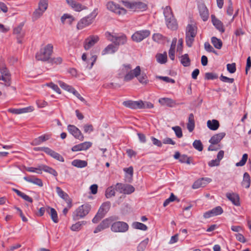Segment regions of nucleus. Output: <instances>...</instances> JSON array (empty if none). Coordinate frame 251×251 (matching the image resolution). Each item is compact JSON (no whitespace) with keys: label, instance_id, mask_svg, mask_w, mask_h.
Wrapping results in <instances>:
<instances>
[{"label":"nucleus","instance_id":"8fccbe9b","mask_svg":"<svg viewBox=\"0 0 251 251\" xmlns=\"http://www.w3.org/2000/svg\"><path fill=\"white\" fill-rule=\"evenodd\" d=\"M179 161L182 163H187V164H190L191 163V158L188 157L187 155L182 154L181 155Z\"/></svg>","mask_w":251,"mask_h":251},{"label":"nucleus","instance_id":"79ce46f5","mask_svg":"<svg viewBox=\"0 0 251 251\" xmlns=\"http://www.w3.org/2000/svg\"><path fill=\"white\" fill-rule=\"evenodd\" d=\"M163 14L165 20L174 16L172 9L169 6H167L164 8Z\"/></svg>","mask_w":251,"mask_h":251},{"label":"nucleus","instance_id":"423d86ee","mask_svg":"<svg viewBox=\"0 0 251 251\" xmlns=\"http://www.w3.org/2000/svg\"><path fill=\"white\" fill-rule=\"evenodd\" d=\"M98 15V9L95 8L89 15L82 18L77 23L76 27L78 29L83 28L91 25Z\"/></svg>","mask_w":251,"mask_h":251},{"label":"nucleus","instance_id":"72a5a7b5","mask_svg":"<svg viewBox=\"0 0 251 251\" xmlns=\"http://www.w3.org/2000/svg\"><path fill=\"white\" fill-rule=\"evenodd\" d=\"M180 61L184 67H188L190 65L191 60L187 53L184 54L180 57Z\"/></svg>","mask_w":251,"mask_h":251},{"label":"nucleus","instance_id":"49530a36","mask_svg":"<svg viewBox=\"0 0 251 251\" xmlns=\"http://www.w3.org/2000/svg\"><path fill=\"white\" fill-rule=\"evenodd\" d=\"M140 109H145V108H152L153 107V104L149 101H143L142 100H140Z\"/></svg>","mask_w":251,"mask_h":251},{"label":"nucleus","instance_id":"f257e3e1","mask_svg":"<svg viewBox=\"0 0 251 251\" xmlns=\"http://www.w3.org/2000/svg\"><path fill=\"white\" fill-rule=\"evenodd\" d=\"M119 217L116 216H110L103 220L96 227L94 233L100 232L110 226L111 230L113 232L124 233L129 228L128 224L124 222L118 221Z\"/></svg>","mask_w":251,"mask_h":251},{"label":"nucleus","instance_id":"338daca9","mask_svg":"<svg viewBox=\"0 0 251 251\" xmlns=\"http://www.w3.org/2000/svg\"><path fill=\"white\" fill-rule=\"evenodd\" d=\"M48 85L50 88H51L54 91H55L57 93L61 94V90L57 86V85L55 84L52 82H50Z\"/></svg>","mask_w":251,"mask_h":251},{"label":"nucleus","instance_id":"b1692460","mask_svg":"<svg viewBox=\"0 0 251 251\" xmlns=\"http://www.w3.org/2000/svg\"><path fill=\"white\" fill-rule=\"evenodd\" d=\"M226 197L234 205L236 206H239L240 205V198L238 194L227 193L226 194Z\"/></svg>","mask_w":251,"mask_h":251},{"label":"nucleus","instance_id":"680f3d73","mask_svg":"<svg viewBox=\"0 0 251 251\" xmlns=\"http://www.w3.org/2000/svg\"><path fill=\"white\" fill-rule=\"evenodd\" d=\"M205 78L208 80H213L218 78V75L213 73H206L205 75Z\"/></svg>","mask_w":251,"mask_h":251},{"label":"nucleus","instance_id":"7ed1b4c3","mask_svg":"<svg viewBox=\"0 0 251 251\" xmlns=\"http://www.w3.org/2000/svg\"><path fill=\"white\" fill-rule=\"evenodd\" d=\"M105 35L108 40L113 42L116 46L124 45L127 42V37L123 33H111L107 31Z\"/></svg>","mask_w":251,"mask_h":251},{"label":"nucleus","instance_id":"2eb2a0df","mask_svg":"<svg viewBox=\"0 0 251 251\" xmlns=\"http://www.w3.org/2000/svg\"><path fill=\"white\" fill-rule=\"evenodd\" d=\"M51 137V134L50 133H46L35 138L31 142V145L32 146H37L41 144L42 143L44 142L49 140Z\"/></svg>","mask_w":251,"mask_h":251},{"label":"nucleus","instance_id":"7c9ffc66","mask_svg":"<svg viewBox=\"0 0 251 251\" xmlns=\"http://www.w3.org/2000/svg\"><path fill=\"white\" fill-rule=\"evenodd\" d=\"M187 127L189 132H192L195 128L194 116L193 113L189 115L188 122L187 124Z\"/></svg>","mask_w":251,"mask_h":251},{"label":"nucleus","instance_id":"dca6fc26","mask_svg":"<svg viewBox=\"0 0 251 251\" xmlns=\"http://www.w3.org/2000/svg\"><path fill=\"white\" fill-rule=\"evenodd\" d=\"M223 210L222 208L220 206H218L213 208L211 210L205 212L203 216L205 218H209L211 217L221 215L222 213H223Z\"/></svg>","mask_w":251,"mask_h":251},{"label":"nucleus","instance_id":"a19ab883","mask_svg":"<svg viewBox=\"0 0 251 251\" xmlns=\"http://www.w3.org/2000/svg\"><path fill=\"white\" fill-rule=\"evenodd\" d=\"M115 195V189L114 186H111L108 187L105 193V196L106 198L109 199L111 197L114 196Z\"/></svg>","mask_w":251,"mask_h":251},{"label":"nucleus","instance_id":"3c124183","mask_svg":"<svg viewBox=\"0 0 251 251\" xmlns=\"http://www.w3.org/2000/svg\"><path fill=\"white\" fill-rule=\"evenodd\" d=\"M194 148L199 151H202L203 150V145L200 140H196L193 143Z\"/></svg>","mask_w":251,"mask_h":251},{"label":"nucleus","instance_id":"de8ad7c7","mask_svg":"<svg viewBox=\"0 0 251 251\" xmlns=\"http://www.w3.org/2000/svg\"><path fill=\"white\" fill-rule=\"evenodd\" d=\"M48 6V0H40L38 4V9L45 11Z\"/></svg>","mask_w":251,"mask_h":251},{"label":"nucleus","instance_id":"f3484780","mask_svg":"<svg viewBox=\"0 0 251 251\" xmlns=\"http://www.w3.org/2000/svg\"><path fill=\"white\" fill-rule=\"evenodd\" d=\"M92 143L90 142H85L73 146L72 148L73 151H86L92 146Z\"/></svg>","mask_w":251,"mask_h":251},{"label":"nucleus","instance_id":"9b49d317","mask_svg":"<svg viewBox=\"0 0 251 251\" xmlns=\"http://www.w3.org/2000/svg\"><path fill=\"white\" fill-rule=\"evenodd\" d=\"M106 6L109 10L118 15H124L126 13V10L125 8L120 7L119 5L115 3L113 1L108 2Z\"/></svg>","mask_w":251,"mask_h":251},{"label":"nucleus","instance_id":"a211bd4d","mask_svg":"<svg viewBox=\"0 0 251 251\" xmlns=\"http://www.w3.org/2000/svg\"><path fill=\"white\" fill-rule=\"evenodd\" d=\"M211 20L213 25L220 32L223 33L225 32V29L224 27L223 23L218 19L215 15H211Z\"/></svg>","mask_w":251,"mask_h":251},{"label":"nucleus","instance_id":"20e7f679","mask_svg":"<svg viewBox=\"0 0 251 251\" xmlns=\"http://www.w3.org/2000/svg\"><path fill=\"white\" fill-rule=\"evenodd\" d=\"M53 51V46L49 44L37 52L35 58L37 60L46 61L49 60Z\"/></svg>","mask_w":251,"mask_h":251},{"label":"nucleus","instance_id":"4be33fe9","mask_svg":"<svg viewBox=\"0 0 251 251\" xmlns=\"http://www.w3.org/2000/svg\"><path fill=\"white\" fill-rule=\"evenodd\" d=\"M166 24L167 27L171 30H175L177 28V23L176 20L175 19L174 16L170 18H168L165 20Z\"/></svg>","mask_w":251,"mask_h":251},{"label":"nucleus","instance_id":"9d476101","mask_svg":"<svg viewBox=\"0 0 251 251\" xmlns=\"http://www.w3.org/2000/svg\"><path fill=\"white\" fill-rule=\"evenodd\" d=\"M150 30L145 29L136 31L131 36L132 40L137 43L141 42L150 36Z\"/></svg>","mask_w":251,"mask_h":251},{"label":"nucleus","instance_id":"4d7b16f0","mask_svg":"<svg viewBox=\"0 0 251 251\" xmlns=\"http://www.w3.org/2000/svg\"><path fill=\"white\" fill-rule=\"evenodd\" d=\"M248 157V155L247 153L244 154L241 160L239 162L236 163V166L237 167L244 166L247 161Z\"/></svg>","mask_w":251,"mask_h":251},{"label":"nucleus","instance_id":"473e14b6","mask_svg":"<svg viewBox=\"0 0 251 251\" xmlns=\"http://www.w3.org/2000/svg\"><path fill=\"white\" fill-rule=\"evenodd\" d=\"M12 191L15 192L18 196L21 197L24 200L30 203H32L33 202V200L31 197H29L25 194L22 192L20 190L15 188H13Z\"/></svg>","mask_w":251,"mask_h":251},{"label":"nucleus","instance_id":"c9c22d12","mask_svg":"<svg viewBox=\"0 0 251 251\" xmlns=\"http://www.w3.org/2000/svg\"><path fill=\"white\" fill-rule=\"evenodd\" d=\"M157 61L160 64H164L167 61V54L166 51L163 53H157L156 55Z\"/></svg>","mask_w":251,"mask_h":251},{"label":"nucleus","instance_id":"a878e982","mask_svg":"<svg viewBox=\"0 0 251 251\" xmlns=\"http://www.w3.org/2000/svg\"><path fill=\"white\" fill-rule=\"evenodd\" d=\"M118 50V48L114 45L110 44L108 45L101 52L102 55L107 54H112L115 53Z\"/></svg>","mask_w":251,"mask_h":251},{"label":"nucleus","instance_id":"6ab92c4d","mask_svg":"<svg viewBox=\"0 0 251 251\" xmlns=\"http://www.w3.org/2000/svg\"><path fill=\"white\" fill-rule=\"evenodd\" d=\"M140 100L138 101H133L131 100H128L126 101H124L123 102V105L126 107L132 109H140Z\"/></svg>","mask_w":251,"mask_h":251},{"label":"nucleus","instance_id":"a18cd8bd","mask_svg":"<svg viewBox=\"0 0 251 251\" xmlns=\"http://www.w3.org/2000/svg\"><path fill=\"white\" fill-rule=\"evenodd\" d=\"M149 242V239L147 238L142 241L138 245L137 251H144Z\"/></svg>","mask_w":251,"mask_h":251},{"label":"nucleus","instance_id":"5fc2aeb1","mask_svg":"<svg viewBox=\"0 0 251 251\" xmlns=\"http://www.w3.org/2000/svg\"><path fill=\"white\" fill-rule=\"evenodd\" d=\"M153 41L157 42H160L165 40V37L160 33H154L152 36Z\"/></svg>","mask_w":251,"mask_h":251},{"label":"nucleus","instance_id":"c85d7f7f","mask_svg":"<svg viewBox=\"0 0 251 251\" xmlns=\"http://www.w3.org/2000/svg\"><path fill=\"white\" fill-rule=\"evenodd\" d=\"M197 34V27L192 25L189 24L186 29V35L195 37Z\"/></svg>","mask_w":251,"mask_h":251},{"label":"nucleus","instance_id":"864d4df0","mask_svg":"<svg viewBox=\"0 0 251 251\" xmlns=\"http://www.w3.org/2000/svg\"><path fill=\"white\" fill-rule=\"evenodd\" d=\"M24 26V24L21 23L18 26L15 27L13 29V33L17 35L18 37H21V31Z\"/></svg>","mask_w":251,"mask_h":251},{"label":"nucleus","instance_id":"052dcab7","mask_svg":"<svg viewBox=\"0 0 251 251\" xmlns=\"http://www.w3.org/2000/svg\"><path fill=\"white\" fill-rule=\"evenodd\" d=\"M125 186V184L121 183H117L116 185L114 187L115 189V190L119 192L120 193H124Z\"/></svg>","mask_w":251,"mask_h":251},{"label":"nucleus","instance_id":"bf43d9fd","mask_svg":"<svg viewBox=\"0 0 251 251\" xmlns=\"http://www.w3.org/2000/svg\"><path fill=\"white\" fill-rule=\"evenodd\" d=\"M220 79L223 82H227L229 83H232L234 81V78H229L228 77L225 76L223 75V74H222L220 76Z\"/></svg>","mask_w":251,"mask_h":251},{"label":"nucleus","instance_id":"603ef678","mask_svg":"<svg viewBox=\"0 0 251 251\" xmlns=\"http://www.w3.org/2000/svg\"><path fill=\"white\" fill-rule=\"evenodd\" d=\"M135 190L133 186L129 184H126L124 187V194H130L133 193Z\"/></svg>","mask_w":251,"mask_h":251},{"label":"nucleus","instance_id":"774afa93","mask_svg":"<svg viewBox=\"0 0 251 251\" xmlns=\"http://www.w3.org/2000/svg\"><path fill=\"white\" fill-rule=\"evenodd\" d=\"M204 49L206 51L208 52L216 53V51L214 50L213 47L210 45V44L208 42H205L204 43Z\"/></svg>","mask_w":251,"mask_h":251},{"label":"nucleus","instance_id":"58836bf2","mask_svg":"<svg viewBox=\"0 0 251 251\" xmlns=\"http://www.w3.org/2000/svg\"><path fill=\"white\" fill-rule=\"evenodd\" d=\"M74 20V18L68 14H64L61 18V21L63 24L66 22L67 24L71 25Z\"/></svg>","mask_w":251,"mask_h":251},{"label":"nucleus","instance_id":"6e6d98bb","mask_svg":"<svg viewBox=\"0 0 251 251\" xmlns=\"http://www.w3.org/2000/svg\"><path fill=\"white\" fill-rule=\"evenodd\" d=\"M172 129L175 131L177 137L180 138L183 136L182 129L179 126H176L172 127Z\"/></svg>","mask_w":251,"mask_h":251},{"label":"nucleus","instance_id":"0eeeda50","mask_svg":"<svg viewBox=\"0 0 251 251\" xmlns=\"http://www.w3.org/2000/svg\"><path fill=\"white\" fill-rule=\"evenodd\" d=\"M121 2L126 8L132 11H145L147 8V4L142 1H129L128 0H122Z\"/></svg>","mask_w":251,"mask_h":251},{"label":"nucleus","instance_id":"0e129e2a","mask_svg":"<svg viewBox=\"0 0 251 251\" xmlns=\"http://www.w3.org/2000/svg\"><path fill=\"white\" fill-rule=\"evenodd\" d=\"M84 131L85 133H91L94 130L93 126L92 125H85L83 126Z\"/></svg>","mask_w":251,"mask_h":251},{"label":"nucleus","instance_id":"f8f14e48","mask_svg":"<svg viewBox=\"0 0 251 251\" xmlns=\"http://www.w3.org/2000/svg\"><path fill=\"white\" fill-rule=\"evenodd\" d=\"M69 132L75 138L80 141H83L84 136L81 131L75 126L69 125L67 126Z\"/></svg>","mask_w":251,"mask_h":251},{"label":"nucleus","instance_id":"39448f33","mask_svg":"<svg viewBox=\"0 0 251 251\" xmlns=\"http://www.w3.org/2000/svg\"><path fill=\"white\" fill-rule=\"evenodd\" d=\"M91 206L89 203H85L79 206L73 213L72 217L74 221H77L84 218L90 212Z\"/></svg>","mask_w":251,"mask_h":251},{"label":"nucleus","instance_id":"69168bd1","mask_svg":"<svg viewBox=\"0 0 251 251\" xmlns=\"http://www.w3.org/2000/svg\"><path fill=\"white\" fill-rule=\"evenodd\" d=\"M45 11H43L42 10H40L39 9H37L33 13V17L35 19L39 18L40 16H41L43 13Z\"/></svg>","mask_w":251,"mask_h":251},{"label":"nucleus","instance_id":"c03bdc74","mask_svg":"<svg viewBox=\"0 0 251 251\" xmlns=\"http://www.w3.org/2000/svg\"><path fill=\"white\" fill-rule=\"evenodd\" d=\"M56 193L58 195L65 201H67L69 198L68 195L64 192L62 189L59 187H56Z\"/></svg>","mask_w":251,"mask_h":251},{"label":"nucleus","instance_id":"e433bc0d","mask_svg":"<svg viewBox=\"0 0 251 251\" xmlns=\"http://www.w3.org/2000/svg\"><path fill=\"white\" fill-rule=\"evenodd\" d=\"M40 169L54 176H56L58 175L57 172L54 169L46 165L40 166Z\"/></svg>","mask_w":251,"mask_h":251},{"label":"nucleus","instance_id":"ea45409f","mask_svg":"<svg viewBox=\"0 0 251 251\" xmlns=\"http://www.w3.org/2000/svg\"><path fill=\"white\" fill-rule=\"evenodd\" d=\"M211 43L214 47L217 49H221L222 47L223 43L221 40L216 37H212L211 38Z\"/></svg>","mask_w":251,"mask_h":251},{"label":"nucleus","instance_id":"4c0bfd02","mask_svg":"<svg viewBox=\"0 0 251 251\" xmlns=\"http://www.w3.org/2000/svg\"><path fill=\"white\" fill-rule=\"evenodd\" d=\"M72 165L77 168H84L87 166V162L84 160L75 159L72 162Z\"/></svg>","mask_w":251,"mask_h":251},{"label":"nucleus","instance_id":"2f4dec72","mask_svg":"<svg viewBox=\"0 0 251 251\" xmlns=\"http://www.w3.org/2000/svg\"><path fill=\"white\" fill-rule=\"evenodd\" d=\"M199 11L203 21H207L209 17V13L206 7L204 5L201 6L199 8Z\"/></svg>","mask_w":251,"mask_h":251},{"label":"nucleus","instance_id":"f704fd0d","mask_svg":"<svg viewBox=\"0 0 251 251\" xmlns=\"http://www.w3.org/2000/svg\"><path fill=\"white\" fill-rule=\"evenodd\" d=\"M251 185V177L248 173H245L243 176V180L242 185L246 188H249Z\"/></svg>","mask_w":251,"mask_h":251},{"label":"nucleus","instance_id":"13d9d810","mask_svg":"<svg viewBox=\"0 0 251 251\" xmlns=\"http://www.w3.org/2000/svg\"><path fill=\"white\" fill-rule=\"evenodd\" d=\"M227 70L231 74L234 73L236 72V64L235 63L231 64H227L226 65Z\"/></svg>","mask_w":251,"mask_h":251},{"label":"nucleus","instance_id":"4468645a","mask_svg":"<svg viewBox=\"0 0 251 251\" xmlns=\"http://www.w3.org/2000/svg\"><path fill=\"white\" fill-rule=\"evenodd\" d=\"M99 40V37L97 35H92L85 39L84 47L86 50H88Z\"/></svg>","mask_w":251,"mask_h":251},{"label":"nucleus","instance_id":"5701e85b","mask_svg":"<svg viewBox=\"0 0 251 251\" xmlns=\"http://www.w3.org/2000/svg\"><path fill=\"white\" fill-rule=\"evenodd\" d=\"M226 136L225 132H220L212 136L209 142L211 144H218Z\"/></svg>","mask_w":251,"mask_h":251},{"label":"nucleus","instance_id":"aec40b11","mask_svg":"<svg viewBox=\"0 0 251 251\" xmlns=\"http://www.w3.org/2000/svg\"><path fill=\"white\" fill-rule=\"evenodd\" d=\"M67 3L76 11H80L85 8V6L75 0H66Z\"/></svg>","mask_w":251,"mask_h":251},{"label":"nucleus","instance_id":"cd10ccee","mask_svg":"<svg viewBox=\"0 0 251 251\" xmlns=\"http://www.w3.org/2000/svg\"><path fill=\"white\" fill-rule=\"evenodd\" d=\"M24 179L27 182L32 183L40 187H42L43 185L42 181L40 178H38L33 176H25L24 177Z\"/></svg>","mask_w":251,"mask_h":251},{"label":"nucleus","instance_id":"412c9836","mask_svg":"<svg viewBox=\"0 0 251 251\" xmlns=\"http://www.w3.org/2000/svg\"><path fill=\"white\" fill-rule=\"evenodd\" d=\"M160 104L162 105H166L170 107H173L176 105L175 100L168 98H162L158 100Z\"/></svg>","mask_w":251,"mask_h":251},{"label":"nucleus","instance_id":"f03ea898","mask_svg":"<svg viewBox=\"0 0 251 251\" xmlns=\"http://www.w3.org/2000/svg\"><path fill=\"white\" fill-rule=\"evenodd\" d=\"M130 64H124L120 69V75H124V80L128 81L132 80L135 77L139 76L141 73V69L139 66H137L134 69L132 70Z\"/></svg>","mask_w":251,"mask_h":251},{"label":"nucleus","instance_id":"c756f323","mask_svg":"<svg viewBox=\"0 0 251 251\" xmlns=\"http://www.w3.org/2000/svg\"><path fill=\"white\" fill-rule=\"evenodd\" d=\"M207 127L212 130H216L220 126V124L217 120H208L207 122Z\"/></svg>","mask_w":251,"mask_h":251},{"label":"nucleus","instance_id":"6e6552de","mask_svg":"<svg viewBox=\"0 0 251 251\" xmlns=\"http://www.w3.org/2000/svg\"><path fill=\"white\" fill-rule=\"evenodd\" d=\"M110 206L111 203L110 201L103 202L100 207L97 214L92 219V222L93 223H98L109 211Z\"/></svg>","mask_w":251,"mask_h":251},{"label":"nucleus","instance_id":"37998d69","mask_svg":"<svg viewBox=\"0 0 251 251\" xmlns=\"http://www.w3.org/2000/svg\"><path fill=\"white\" fill-rule=\"evenodd\" d=\"M132 226L135 229H140L143 231H146L148 229V227L146 225L137 222L133 223Z\"/></svg>","mask_w":251,"mask_h":251},{"label":"nucleus","instance_id":"09e8293b","mask_svg":"<svg viewBox=\"0 0 251 251\" xmlns=\"http://www.w3.org/2000/svg\"><path fill=\"white\" fill-rule=\"evenodd\" d=\"M85 221L78 222L75 224L73 225L71 227V229L73 231H78L80 229L81 226L82 225H85Z\"/></svg>","mask_w":251,"mask_h":251},{"label":"nucleus","instance_id":"1a4fd4ad","mask_svg":"<svg viewBox=\"0 0 251 251\" xmlns=\"http://www.w3.org/2000/svg\"><path fill=\"white\" fill-rule=\"evenodd\" d=\"M0 80H2L4 84L6 86H9L11 85V75L4 65H0Z\"/></svg>","mask_w":251,"mask_h":251},{"label":"nucleus","instance_id":"e2e57ef3","mask_svg":"<svg viewBox=\"0 0 251 251\" xmlns=\"http://www.w3.org/2000/svg\"><path fill=\"white\" fill-rule=\"evenodd\" d=\"M195 37L191 36L186 35V43L188 47H191L194 41Z\"/></svg>","mask_w":251,"mask_h":251},{"label":"nucleus","instance_id":"393cba45","mask_svg":"<svg viewBox=\"0 0 251 251\" xmlns=\"http://www.w3.org/2000/svg\"><path fill=\"white\" fill-rule=\"evenodd\" d=\"M33 109L31 107H27L23 108L15 109V108H9L8 109V111L10 113L15 114H20L27 112L28 111H32Z\"/></svg>","mask_w":251,"mask_h":251},{"label":"nucleus","instance_id":"bb28decb","mask_svg":"<svg viewBox=\"0 0 251 251\" xmlns=\"http://www.w3.org/2000/svg\"><path fill=\"white\" fill-rule=\"evenodd\" d=\"M47 211L51 217L52 221L55 223L58 222L57 213L53 208L48 207L47 208Z\"/></svg>","mask_w":251,"mask_h":251},{"label":"nucleus","instance_id":"ddd939ff","mask_svg":"<svg viewBox=\"0 0 251 251\" xmlns=\"http://www.w3.org/2000/svg\"><path fill=\"white\" fill-rule=\"evenodd\" d=\"M212 179L208 177H202L195 181L192 185V188L194 189L205 187L210 182Z\"/></svg>","mask_w":251,"mask_h":251}]
</instances>
